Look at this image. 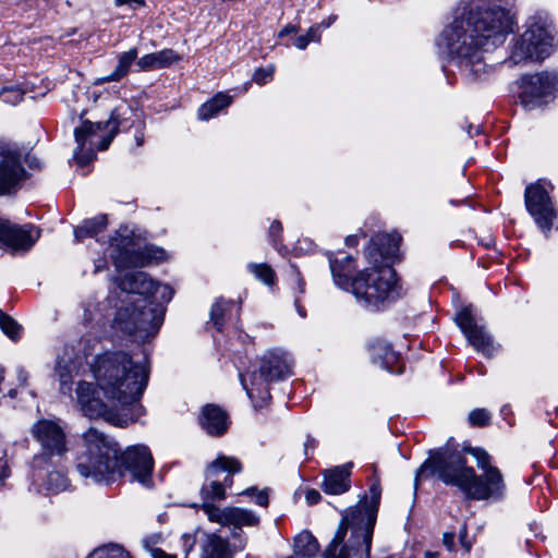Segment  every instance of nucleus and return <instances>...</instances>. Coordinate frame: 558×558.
I'll return each mask as SVG.
<instances>
[{"label": "nucleus", "instance_id": "4be33fe9", "mask_svg": "<svg viewBox=\"0 0 558 558\" xmlns=\"http://www.w3.org/2000/svg\"><path fill=\"white\" fill-rule=\"evenodd\" d=\"M371 547L368 553L363 551L361 539L357 542L350 541V530L344 525H339L331 543L328 545L325 558H371Z\"/></svg>", "mask_w": 558, "mask_h": 558}, {"label": "nucleus", "instance_id": "b1692460", "mask_svg": "<svg viewBox=\"0 0 558 558\" xmlns=\"http://www.w3.org/2000/svg\"><path fill=\"white\" fill-rule=\"evenodd\" d=\"M352 463L335 466L324 472L322 488L330 495H340L350 488V471Z\"/></svg>", "mask_w": 558, "mask_h": 558}, {"label": "nucleus", "instance_id": "603ef678", "mask_svg": "<svg viewBox=\"0 0 558 558\" xmlns=\"http://www.w3.org/2000/svg\"><path fill=\"white\" fill-rule=\"evenodd\" d=\"M305 499L310 505H314L319 501L320 494L316 489H308L305 494Z\"/></svg>", "mask_w": 558, "mask_h": 558}, {"label": "nucleus", "instance_id": "aec40b11", "mask_svg": "<svg viewBox=\"0 0 558 558\" xmlns=\"http://www.w3.org/2000/svg\"><path fill=\"white\" fill-rule=\"evenodd\" d=\"M203 510L210 522L227 527H252L259 524V517L252 510L240 507L219 508L213 504L203 505Z\"/></svg>", "mask_w": 558, "mask_h": 558}, {"label": "nucleus", "instance_id": "4d7b16f0", "mask_svg": "<svg viewBox=\"0 0 558 558\" xmlns=\"http://www.w3.org/2000/svg\"><path fill=\"white\" fill-rule=\"evenodd\" d=\"M442 542H444V545L447 547V549L451 550L453 547V534L450 532L444 533Z\"/></svg>", "mask_w": 558, "mask_h": 558}, {"label": "nucleus", "instance_id": "0e129e2a", "mask_svg": "<svg viewBox=\"0 0 558 558\" xmlns=\"http://www.w3.org/2000/svg\"><path fill=\"white\" fill-rule=\"evenodd\" d=\"M437 557H438L437 553H433V551L425 553V558H437Z\"/></svg>", "mask_w": 558, "mask_h": 558}, {"label": "nucleus", "instance_id": "e2e57ef3", "mask_svg": "<svg viewBox=\"0 0 558 558\" xmlns=\"http://www.w3.org/2000/svg\"><path fill=\"white\" fill-rule=\"evenodd\" d=\"M294 31H295V28H294L293 26H287V27H284V28L279 33V36H280V37H283V36H286L287 34L292 33V32H294Z\"/></svg>", "mask_w": 558, "mask_h": 558}, {"label": "nucleus", "instance_id": "f8f14e48", "mask_svg": "<svg viewBox=\"0 0 558 558\" xmlns=\"http://www.w3.org/2000/svg\"><path fill=\"white\" fill-rule=\"evenodd\" d=\"M242 471L241 462L234 457L219 456L206 469V478L201 494L204 505L226 497L225 487L232 484L231 476Z\"/></svg>", "mask_w": 558, "mask_h": 558}, {"label": "nucleus", "instance_id": "c9c22d12", "mask_svg": "<svg viewBox=\"0 0 558 558\" xmlns=\"http://www.w3.org/2000/svg\"><path fill=\"white\" fill-rule=\"evenodd\" d=\"M435 45L437 47L438 53L447 59H451L453 56V25L447 17V23L444 25V28L437 35L435 39Z\"/></svg>", "mask_w": 558, "mask_h": 558}, {"label": "nucleus", "instance_id": "7ed1b4c3", "mask_svg": "<svg viewBox=\"0 0 558 558\" xmlns=\"http://www.w3.org/2000/svg\"><path fill=\"white\" fill-rule=\"evenodd\" d=\"M99 389L109 400L122 407L137 402L149 379L146 361H133L125 352H106L92 364Z\"/></svg>", "mask_w": 558, "mask_h": 558}, {"label": "nucleus", "instance_id": "5701e85b", "mask_svg": "<svg viewBox=\"0 0 558 558\" xmlns=\"http://www.w3.org/2000/svg\"><path fill=\"white\" fill-rule=\"evenodd\" d=\"M33 482L51 494L63 492L69 486L68 477L62 470L56 468L53 460L45 466L33 464Z\"/></svg>", "mask_w": 558, "mask_h": 558}, {"label": "nucleus", "instance_id": "423d86ee", "mask_svg": "<svg viewBox=\"0 0 558 558\" xmlns=\"http://www.w3.org/2000/svg\"><path fill=\"white\" fill-rule=\"evenodd\" d=\"M293 362L281 349L265 352L258 371L240 374V380L255 407H263L270 399L269 383L291 375Z\"/></svg>", "mask_w": 558, "mask_h": 558}, {"label": "nucleus", "instance_id": "f3484780", "mask_svg": "<svg viewBox=\"0 0 558 558\" xmlns=\"http://www.w3.org/2000/svg\"><path fill=\"white\" fill-rule=\"evenodd\" d=\"M22 156L16 144L0 141V195L10 193L24 179Z\"/></svg>", "mask_w": 558, "mask_h": 558}, {"label": "nucleus", "instance_id": "c85d7f7f", "mask_svg": "<svg viewBox=\"0 0 558 558\" xmlns=\"http://www.w3.org/2000/svg\"><path fill=\"white\" fill-rule=\"evenodd\" d=\"M179 60L178 54L171 49H163L148 53L140 58L136 65L141 71H151L171 65Z\"/></svg>", "mask_w": 558, "mask_h": 558}, {"label": "nucleus", "instance_id": "473e14b6", "mask_svg": "<svg viewBox=\"0 0 558 558\" xmlns=\"http://www.w3.org/2000/svg\"><path fill=\"white\" fill-rule=\"evenodd\" d=\"M232 98L223 93H218L210 100L202 105L197 111L201 120H209L218 114L222 109L230 106Z\"/></svg>", "mask_w": 558, "mask_h": 558}, {"label": "nucleus", "instance_id": "680f3d73", "mask_svg": "<svg viewBox=\"0 0 558 558\" xmlns=\"http://www.w3.org/2000/svg\"><path fill=\"white\" fill-rule=\"evenodd\" d=\"M281 230V223L279 221L272 222L270 226V232L274 234L275 232H279Z\"/></svg>", "mask_w": 558, "mask_h": 558}, {"label": "nucleus", "instance_id": "774afa93", "mask_svg": "<svg viewBox=\"0 0 558 558\" xmlns=\"http://www.w3.org/2000/svg\"><path fill=\"white\" fill-rule=\"evenodd\" d=\"M299 314H300L302 317H304V316H305V312H304L303 310H301V308H299Z\"/></svg>", "mask_w": 558, "mask_h": 558}, {"label": "nucleus", "instance_id": "de8ad7c7", "mask_svg": "<svg viewBox=\"0 0 558 558\" xmlns=\"http://www.w3.org/2000/svg\"><path fill=\"white\" fill-rule=\"evenodd\" d=\"M243 527H229L231 537L235 541L234 547L243 550L247 543V537L242 531Z\"/></svg>", "mask_w": 558, "mask_h": 558}, {"label": "nucleus", "instance_id": "6e6552de", "mask_svg": "<svg viewBox=\"0 0 558 558\" xmlns=\"http://www.w3.org/2000/svg\"><path fill=\"white\" fill-rule=\"evenodd\" d=\"M369 494L371 501L367 502L365 499L355 507L345 510L339 524L350 530L351 542L361 539L364 553H368V548L372 546L373 531L381 495L378 482L372 484Z\"/></svg>", "mask_w": 558, "mask_h": 558}, {"label": "nucleus", "instance_id": "0eeeda50", "mask_svg": "<svg viewBox=\"0 0 558 558\" xmlns=\"http://www.w3.org/2000/svg\"><path fill=\"white\" fill-rule=\"evenodd\" d=\"M162 320L163 310L160 305H147L145 299H138L117 312L114 325L123 332L146 340L157 333Z\"/></svg>", "mask_w": 558, "mask_h": 558}, {"label": "nucleus", "instance_id": "2f4dec72", "mask_svg": "<svg viewBox=\"0 0 558 558\" xmlns=\"http://www.w3.org/2000/svg\"><path fill=\"white\" fill-rule=\"evenodd\" d=\"M400 236L398 234H377L366 248L367 256H372L373 251L377 250L380 257H388L398 250Z\"/></svg>", "mask_w": 558, "mask_h": 558}, {"label": "nucleus", "instance_id": "2eb2a0df", "mask_svg": "<svg viewBox=\"0 0 558 558\" xmlns=\"http://www.w3.org/2000/svg\"><path fill=\"white\" fill-rule=\"evenodd\" d=\"M428 478L442 482L446 485L453 484V450L450 447L429 451V457L416 470L414 475V490L418 484Z\"/></svg>", "mask_w": 558, "mask_h": 558}, {"label": "nucleus", "instance_id": "393cba45", "mask_svg": "<svg viewBox=\"0 0 558 558\" xmlns=\"http://www.w3.org/2000/svg\"><path fill=\"white\" fill-rule=\"evenodd\" d=\"M368 349L374 364L388 372H396L395 365L399 361V355L390 343L381 338H376L371 341Z\"/></svg>", "mask_w": 558, "mask_h": 558}, {"label": "nucleus", "instance_id": "cd10ccee", "mask_svg": "<svg viewBox=\"0 0 558 558\" xmlns=\"http://www.w3.org/2000/svg\"><path fill=\"white\" fill-rule=\"evenodd\" d=\"M119 287L128 293L149 295L155 287V281L146 272L137 271L122 278Z\"/></svg>", "mask_w": 558, "mask_h": 558}, {"label": "nucleus", "instance_id": "7c9ffc66", "mask_svg": "<svg viewBox=\"0 0 558 558\" xmlns=\"http://www.w3.org/2000/svg\"><path fill=\"white\" fill-rule=\"evenodd\" d=\"M137 54L138 53L136 48H132L119 54L118 64L114 68V70L109 75L98 77L94 84L100 85L107 82H119L120 80H122L124 76L128 75L131 65L137 59Z\"/></svg>", "mask_w": 558, "mask_h": 558}, {"label": "nucleus", "instance_id": "72a5a7b5", "mask_svg": "<svg viewBox=\"0 0 558 558\" xmlns=\"http://www.w3.org/2000/svg\"><path fill=\"white\" fill-rule=\"evenodd\" d=\"M319 551L317 539L307 531L301 532L294 538V554L301 558L314 557Z\"/></svg>", "mask_w": 558, "mask_h": 558}, {"label": "nucleus", "instance_id": "ddd939ff", "mask_svg": "<svg viewBox=\"0 0 558 558\" xmlns=\"http://www.w3.org/2000/svg\"><path fill=\"white\" fill-rule=\"evenodd\" d=\"M32 434L41 447L40 453L33 459L34 465L45 466L54 458L62 457L68 450L65 434L53 421L39 420L33 425Z\"/></svg>", "mask_w": 558, "mask_h": 558}, {"label": "nucleus", "instance_id": "09e8293b", "mask_svg": "<svg viewBox=\"0 0 558 558\" xmlns=\"http://www.w3.org/2000/svg\"><path fill=\"white\" fill-rule=\"evenodd\" d=\"M145 549H147L151 558H177L173 554H168L159 547L151 546L148 539L143 542Z\"/></svg>", "mask_w": 558, "mask_h": 558}, {"label": "nucleus", "instance_id": "20e7f679", "mask_svg": "<svg viewBox=\"0 0 558 558\" xmlns=\"http://www.w3.org/2000/svg\"><path fill=\"white\" fill-rule=\"evenodd\" d=\"M462 451L472 454L477 466L485 472L482 476L476 475L473 468L465 466V459L456 454V486L470 499L501 500L505 496L506 484L500 470L489 465L488 453L482 448L470 446H463Z\"/></svg>", "mask_w": 558, "mask_h": 558}, {"label": "nucleus", "instance_id": "37998d69", "mask_svg": "<svg viewBox=\"0 0 558 558\" xmlns=\"http://www.w3.org/2000/svg\"><path fill=\"white\" fill-rule=\"evenodd\" d=\"M492 422V414L486 409H474L468 415V423L472 427H485Z\"/></svg>", "mask_w": 558, "mask_h": 558}, {"label": "nucleus", "instance_id": "412c9836", "mask_svg": "<svg viewBox=\"0 0 558 558\" xmlns=\"http://www.w3.org/2000/svg\"><path fill=\"white\" fill-rule=\"evenodd\" d=\"M39 238V231L32 226L17 227L0 218V244L12 250H29Z\"/></svg>", "mask_w": 558, "mask_h": 558}, {"label": "nucleus", "instance_id": "a18cd8bd", "mask_svg": "<svg viewBox=\"0 0 558 558\" xmlns=\"http://www.w3.org/2000/svg\"><path fill=\"white\" fill-rule=\"evenodd\" d=\"M173 290L167 286L155 282V287L153 292L149 295L154 296L156 300L160 302H169L172 298Z\"/></svg>", "mask_w": 558, "mask_h": 558}, {"label": "nucleus", "instance_id": "9d476101", "mask_svg": "<svg viewBox=\"0 0 558 558\" xmlns=\"http://www.w3.org/2000/svg\"><path fill=\"white\" fill-rule=\"evenodd\" d=\"M554 49L551 32L542 24L533 23L515 40L510 60L515 64L525 61H542L549 57Z\"/></svg>", "mask_w": 558, "mask_h": 558}, {"label": "nucleus", "instance_id": "c756f323", "mask_svg": "<svg viewBox=\"0 0 558 558\" xmlns=\"http://www.w3.org/2000/svg\"><path fill=\"white\" fill-rule=\"evenodd\" d=\"M329 265L335 283L344 290H350V283L353 280L351 278L352 270L354 269L353 258L349 255L341 259L329 257Z\"/></svg>", "mask_w": 558, "mask_h": 558}, {"label": "nucleus", "instance_id": "79ce46f5", "mask_svg": "<svg viewBox=\"0 0 558 558\" xmlns=\"http://www.w3.org/2000/svg\"><path fill=\"white\" fill-rule=\"evenodd\" d=\"M0 328L12 340L21 337V326L9 315L0 310Z\"/></svg>", "mask_w": 558, "mask_h": 558}, {"label": "nucleus", "instance_id": "6e6d98bb", "mask_svg": "<svg viewBox=\"0 0 558 558\" xmlns=\"http://www.w3.org/2000/svg\"><path fill=\"white\" fill-rule=\"evenodd\" d=\"M16 375H17V380L20 381V384H21L22 386H25V385H26V383H27V379H28V374H27V372H26L24 368L19 367V368L16 369Z\"/></svg>", "mask_w": 558, "mask_h": 558}, {"label": "nucleus", "instance_id": "6ab92c4d", "mask_svg": "<svg viewBox=\"0 0 558 558\" xmlns=\"http://www.w3.org/2000/svg\"><path fill=\"white\" fill-rule=\"evenodd\" d=\"M523 90L520 99L526 109H532L541 104V100L550 96L558 86V72H541L524 76Z\"/></svg>", "mask_w": 558, "mask_h": 558}, {"label": "nucleus", "instance_id": "a211bd4d", "mask_svg": "<svg viewBox=\"0 0 558 558\" xmlns=\"http://www.w3.org/2000/svg\"><path fill=\"white\" fill-rule=\"evenodd\" d=\"M76 400L83 414L89 418H104L114 425L124 426L128 420L110 409L104 401L95 396L93 384L80 381L76 387Z\"/></svg>", "mask_w": 558, "mask_h": 558}, {"label": "nucleus", "instance_id": "bf43d9fd", "mask_svg": "<svg viewBox=\"0 0 558 558\" xmlns=\"http://www.w3.org/2000/svg\"><path fill=\"white\" fill-rule=\"evenodd\" d=\"M8 476H9V470H8L7 462H2V460H0V481H3Z\"/></svg>", "mask_w": 558, "mask_h": 558}, {"label": "nucleus", "instance_id": "338daca9", "mask_svg": "<svg viewBox=\"0 0 558 558\" xmlns=\"http://www.w3.org/2000/svg\"><path fill=\"white\" fill-rule=\"evenodd\" d=\"M253 492H255V488H248V489H246V490L244 492V494L250 495V494H252Z\"/></svg>", "mask_w": 558, "mask_h": 558}, {"label": "nucleus", "instance_id": "bb28decb", "mask_svg": "<svg viewBox=\"0 0 558 558\" xmlns=\"http://www.w3.org/2000/svg\"><path fill=\"white\" fill-rule=\"evenodd\" d=\"M201 558H232L229 542L215 534H205L201 544Z\"/></svg>", "mask_w": 558, "mask_h": 558}, {"label": "nucleus", "instance_id": "864d4df0", "mask_svg": "<svg viewBox=\"0 0 558 558\" xmlns=\"http://www.w3.org/2000/svg\"><path fill=\"white\" fill-rule=\"evenodd\" d=\"M255 502L262 507L268 506V494L266 490H260L256 494Z\"/></svg>", "mask_w": 558, "mask_h": 558}, {"label": "nucleus", "instance_id": "c03bdc74", "mask_svg": "<svg viewBox=\"0 0 558 558\" xmlns=\"http://www.w3.org/2000/svg\"><path fill=\"white\" fill-rule=\"evenodd\" d=\"M24 93L20 88H4L0 93V99L10 105H16L23 100Z\"/></svg>", "mask_w": 558, "mask_h": 558}, {"label": "nucleus", "instance_id": "8fccbe9b", "mask_svg": "<svg viewBox=\"0 0 558 558\" xmlns=\"http://www.w3.org/2000/svg\"><path fill=\"white\" fill-rule=\"evenodd\" d=\"M461 199H456V205L459 203H469L471 202L472 196V186L469 184V181L466 180L460 191Z\"/></svg>", "mask_w": 558, "mask_h": 558}, {"label": "nucleus", "instance_id": "1a4fd4ad", "mask_svg": "<svg viewBox=\"0 0 558 558\" xmlns=\"http://www.w3.org/2000/svg\"><path fill=\"white\" fill-rule=\"evenodd\" d=\"M118 114L116 110L111 112V117L106 122L92 123L90 121H83L82 125L75 128V141L77 150L74 151V158L80 166H86L95 157L94 147L99 150H105L110 145L113 134L112 131L117 129Z\"/></svg>", "mask_w": 558, "mask_h": 558}, {"label": "nucleus", "instance_id": "a19ab883", "mask_svg": "<svg viewBox=\"0 0 558 558\" xmlns=\"http://www.w3.org/2000/svg\"><path fill=\"white\" fill-rule=\"evenodd\" d=\"M247 269L251 274H253L255 276V278H257L265 284H267V286L274 284L276 275L269 265L250 263L247 265Z\"/></svg>", "mask_w": 558, "mask_h": 558}, {"label": "nucleus", "instance_id": "13d9d810", "mask_svg": "<svg viewBox=\"0 0 558 558\" xmlns=\"http://www.w3.org/2000/svg\"><path fill=\"white\" fill-rule=\"evenodd\" d=\"M465 534H466V531H465V527H463V530L460 531V543H461L462 547L465 549V551H469L471 548V543L466 542Z\"/></svg>", "mask_w": 558, "mask_h": 558}, {"label": "nucleus", "instance_id": "ea45409f", "mask_svg": "<svg viewBox=\"0 0 558 558\" xmlns=\"http://www.w3.org/2000/svg\"><path fill=\"white\" fill-rule=\"evenodd\" d=\"M87 558H131V556L120 545L108 544L94 549Z\"/></svg>", "mask_w": 558, "mask_h": 558}, {"label": "nucleus", "instance_id": "dca6fc26", "mask_svg": "<svg viewBox=\"0 0 558 558\" xmlns=\"http://www.w3.org/2000/svg\"><path fill=\"white\" fill-rule=\"evenodd\" d=\"M456 323L465 336L468 342L483 355L490 357L497 350L492 336L473 312V307H463L456 316Z\"/></svg>", "mask_w": 558, "mask_h": 558}, {"label": "nucleus", "instance_id": "f704fd0d", "mask_svg": "<svg viewBox=\"0 0 558 558\" xmlns=\"http://www.w3.org/2000/svg\"><path fill=\"white\" fill-rule=\"evenodd\" d=\"M107 216L98 215L92 219H86L80 227L74 229V235L77 241L87 236H95L107 227Z\"/></svg>", "mask_w": 558, "mask_h": 558}, {"label": "nucleus", "instance_id": "9b49d317", "mask_svg": "<svg viewBox=\"0 0 558 558\" xmlns=\"http://www.w3.org/2000/svg\"><path fill=\"white\" fill-rule=\"evenodd\" d=\"M110 256L118 269L130 267H144L151 260H161L165 252L151 246L142 248L135 241L134 236L125 231V233L117 232L110 240Z\"/></svg>", "mask_w": 558, "mask_h": 558}, {"label": "nucleus", "instance_id": "39448f33", "mask_svg": "<svg viewBox=\"0 0 558 558\" xmlns=\"http://www.w3.org/2000/svg\"><path fill=\"white\" fill-rule=\"evenodd\" d=\"M350 291L362 306L376 311L397 300L401 288L395 269L384 265L357 272Z\"/></svg>", "mask_w": 558, "mask_h": 558}, {"label": "nucleus", "instance_id": "f03ea898", "mask_svg": "<svg viewBox=\"0 0 558 558\" xmlns=\"http://www.w3.org/2000/svg\"><path fill=\"white\" fill-rule=\"evenodd\" d=\"M461 23L466 28L458 39V65L462 72L478 74L483 69L481 50H490L505 43L513 32L512 16L497 3L472 0L463 7Z\"/></svg>", "mask_w": 558, "mask_h": 558}, {"label": "nucleus", "instance_id": "a878e982", "mask_svg": "<svg viewBox=\"0 0 558 558\" xmlns=\"http://www.w3.org/2000/svg\"><path fill=\"white\" fill-rule=\"evenodd\" d=\"M199 424L208 434L220 436L228 428L227 413L217 405L207 404L199 415Z\"/></svg>", "mask_w": 558, "mask_h": 558}, {"label": "nucleus", "instance_id": "4468645a", "mask_svg": "<svg viewBox=\"0 0 558 558\" xmlns=\"http://www.w3.org/2000/svg\"><path fill=\"white\" fill-rule=\"evenodd\" d=\"M547 185L549 189L541 182L533 183L527 185L524 192L525 207L544 233L550 231L557 217V211L549 196L554 186L550 183Z\"/></svg>", "mask_w": 558, "mask_h": 558}, {"label": "nucleus", "instance_id": "4c0bfd02", "mask_svg": "<svg viewBox=\"0 0 558 558\" xmlns=\"http://www.w3.org/2000/svg\"><path fill=\"white\" fill-rule=\"evenodd\" d=\"M233 305L234 303L232 301L225 300L222 298L217 299L213 304L210 310V320L218 330L223 328Z\"/></svg>", "mask_w": 558, "mask_h": 558}, {"label": "nucleus", "instance_id": "f257e3e1", "mask_svg": "<svg viewBox=\"0 0 558 558\" xmlns=\"http://www.w3.org/2000/svg\"><path fill=\"white\" fill-rule=\"evenodd\" d=\"M154 459L144 445L121 452L118 442L95 427L82 435L76 471L87 482L109 485L129 475L130 481L151 485Z\"/></svg>", "mask_w": 558, "mask_h": 558}, {"label": "nucleus", "instance_id": "e433bc0d", "mask_svg": "<svg viewBox=\"0 0 558 558\" xmlns=\"http://www.w3.org/2000/svg\"><path fill=\"white\" fill-rule=\"evenodd\" d=\"M76 369L75 363L71 359L59 357L57 361L56 373L60 381V390L63 393L71 391L73 374Z\"/></svg>", "mask_w": 558, "mask_h": 558}, {"label": "nucleus", "instance_id": "052dcab7", "mask_svg": "<svg viewBox=\"0 0 558 558\" xmlns=\"http://www.w3.org/2000/svg\"><path fill=\"white\" fill-rule=\"evenodd\" d=\"M345 244H347L348 246H354V245H356V244H357V235H355V234H354V235H348V236L345 238Z\"/></svg>", "mask_w": 558, "mask_h": 558}, {"label": "nucleus", "instance_id": "49530a36", "mask_svg": "<svg viewBox=\"0 0 558 558\" xmlns=\"http://www.w3.org/2000/svg\"><path fill=\"white\" fill-rule=\"evenodd\" d=\"M274 72H275L274 65H270L268 68L257 69L253 74V80L258 85H264L265 83H267L268 81H270L272 78Z\"/></svg>", "mask_w": 558, "mask_h": 558}, {"label": "nucleus", "instance_id": "58836bf2", "mask_svg": "<svg viewBox=\"0 0 558 558\" xmlns=\"http://www.w3.org/2000/svg\"><path fill=\"white\" fill-rule=\"evenodd\" d=\"M335 16H330L328 22H322L320 24L316 25V26H312L308 28L307 33L305 35H300L298 36L295 39H294V43L293 45L298 48V49H305L307 47V45L312 41H319L320 39V36H319V29L322 27H329L331 25V23L335 21Z\"/></svg>", "mask_w": 558, "mask_h": 558}, {"label": "nucleus", "instance_id": "3c124183", "mask_svg": "<svg viewBox=\"0 0 558 558\" xmlns=\"http://www.w3.org/2000/svg\"><path fill=\"white\" fill-rule=\"evenodd\" d=\"M182 542H183V548H184L185 557H186L189 555V553L193 549V547L195 545V539L192 535L184 534L182 536Z\"/></svg>", "mask_w": 558, "mask_h": 558}, {"label": "nucleus", "instance_id": "5fc2aeb1", "mask_svg": "<svg viewBox=\"0 0 558 558\" xmlns=\"http://www.w3.org/2000/svg\"><path fill=\"white\" fill-rule=\"evenodd\" d=\"M117 7L129 5L135 8L136 5H143V0H114Z\"/></svg>", "mask_w": 558, "mask_h": 558}, {"label": "nucleus", "instance_id": "69168bd1", "mask_svg": "<svg viewBox=\"0 0 558 558\" xmlns=\"http://www.w3.org/2000/svg\"><path fill=\"white\" fill-rule=\"evenodd\" d=\"M3 379H4L3 369L0 368V384L2 383Z\"/></svg>", "mask_w": 558, "mask_h": 558}]
</instances>
